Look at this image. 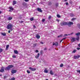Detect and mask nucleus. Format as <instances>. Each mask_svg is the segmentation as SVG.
Returning a JSON list of instances; mask_svg holds the SVG:
<instances>
[{"instance_id": "f257e3e1", "label": "nucleus", "mask_w": 80, "mask_h": 80, "mask_svg": "<svg viewBox=\"0 0 80 80\" xmlns=\"http://www.w3.org/2000/svg\"><path fill=\"white\" fill-rule=\"evenodd\" d=\"M13 67V66L12 65H9L8 67L5 68V70H9L10 68H12Z\"/></svg>"}, {"instance_id": "f03ea898", "label": "nucleus", "mask_w": 80, "mask_h": 80, "mask_svg": "<svg viewBox=\"0 0 80 80\" xmlns=\"http://www.w3.org/2000/svg\"><path fill=\"white\" fill-rule=\"evenodd\" d=\"M13 27V24H9L7 26V28L8 30L11 29V28H12Z\"/></svg>"}, {"instance_id": "7ed1b4c3", "label": "nucleus", "mask_w": 80, "mask_h": 80, "mask_svg": "<svg viewBox=\"0 0 80 80\" xmlns=\"http://www.w3.org/2000/svg\"><path fill=\"white\" fill-rule=\"evenodd\" d=\"M60 25L61 26H64L65 25H67V22H62L60 23Z\"/></svg>"}, {"instance_id": "20e7f679", "label": "nucleus", "mask_w": 80, "mask_h": 80, "mask_svg": "<svg viewBox=\"0 0 80 80\" xmlns=\"http://www.w3.org/2000/svg\"><path fill=\"white\" fill-rule=\"evenodd\" d=\"M73 22H67V25L68 27H71V25H73Z\"/></svg>"}, {"instance_id": "39448f33", "label": "nucleus", "mask_w": 80, "mask_h": 80, "mask_svg": "<svg viewBox=\"0 0 80 80\" xmlns=\"http://www.w3.org/2000/svg\"><path fill=\"white\" fill-rule=\"evenodd\" d=\"M29 70H31V71H35V70H36V68H33L32 67H29Z\"/></svg>"}, {"instance_id": "423d86ee", "label": "nucleus", "mask_w": 80, "mask_h": 80, "mask_svg": "<svg viewBox=\"0 0 80 80\" xmlns=\"http://www.w3.org/2000/svg\"><path fill=\"white\" fill-rule=\"evenodd\" d=\"M4 68H3V67H2L0 70V72H1V73H3V72H4Z\"/></svg>"}, {"instance_id": "0eeeda50", "label": "nucleus", "mask_w": 80, "mask_h": 80, "mask_svg": "<svg viewBox=\"0 0 80 80\" xmlns=\"http://www.w3.org/2000/svg\"><path fill=\"white\" fill-rule=\"evenodd\" d=\"M53 45H55L56 47H57V46H58V42H56L55 43L53 42Z\"/></svg>"}, {"instance_id": "6e6552de", "label": "nucleus", "mask_w": 80, "mask_h": 80, "mask_svg": "<svg viewBox=\"0 0 80 80\" xmlns=\"http://www.w3.org/2000/svg\"><path fill=\"white\" fill-rule=\"evenodd\" d=\"M37 10L39 12H42V10L40 8H37Z\"/></svg>"}, {"instance_id": "1a4fd4ad", "label": "nucleus", "mask_w": 80, "mask_h": 80, "mask_svg": "<svg viewBox=\"0 0 80 80\" xmlns=\"http://www.w3.org/2000/svg\"><path fill=\"white\" fill-rule=\"evenodd\" d=\"M17 72V70H12L11 71L12 73H15Z\"/></svg>"}, {"instance_id": "9d476101", "label": "nucleus", "mask_w": 80, "mask_h": 80, "mask_svg": "<svg viewBox=\"0 0 80 80\" xmlns=\"http://www.w3.org/2000/svg\"><path fill=\"white\" fill-rule=\"evenodd\" d=\"M75 40H76V38H72V39L71 40V42H75Z\"/></svg>"}, {"instance_id": "9b49d317", "label": "nucleus", "mask_w": 80, "mask_h": 80, "mask_svg": "<svg viewBox=\"0 0 80 80\" xmlns=\"http://www.w3.org/2000/svg\"><path fill=\"white\" fill-rule=\"evenodd\" d=\"M80 57V55H78V56H74V58L75 59H77V58H78Z\"/></svg>"}, {"instance_id": "f8f14e48", "label": "nucleus", "mask_w": 80, "mask_h": 80, "mask_svg": "<svg viewBox=\"0 0 80 80\" xmlns=\"http://www.w3.org/2000/svg\"><path fill=\"white\" fill-rule=\"evenodd\" d=\"M44 73H48V71L47 70V69L46 68L44 69Z\"/></svg>"}, {"instance_id": "ddd939ff", "label": "nucleus", "mask_w": 80, "mask_h": 80, "mask_svg": "<svg viewBox=\"0 0 80 80\" xmlns=\"http://www.w3.org/2000/svg\"><path fill=\"white\" fill-rule=\"evenodd\" d=\"M36 37L38 38V39L40 38V36L38 35V34H37L36 36Z\"/></svg>"}, {"instance_id": "4468645a", "label": "nucleus", "mask_w": 80, "mask_h": 80, "mask_svg": "<svg viewBox=\"0 0 80 80\" xmlns=\"http://www.w3.org/2000/svg\"><path fill=\"white\" fill-rule=\"evenodd\" d=\"M40 57V53H38V55L35 57L36 58H38Z\"/></svg>"}, {"instance_id": "2eb2a0df", "label": "nucleus", "mask_w": 80, "mask_h": 80, "mask_svg": "<svg viewBox=\"0 0 80 80\" xmlns=\"http://www.w3.org/2000/svg\"><path fill=\"white\" fill-rule=\"evenodd\" d=\"M49 73L51 75H53V71H52V70H50L49 71Z\"/></svg>"}, {"instance_id": "dca6fc26", "label": "nucleus", "mask_w": 80, "mask_h": 80, "mask_svg": "<svg viewBox=\"0 0 80 80\" xmlns=\"http://www.w3.org/2000/svg\"><path fill=\"white\" fill-rule=\"evenodd\" d=\"M14 52L15 54H18V52L17 50H14Z\"/></svg>"}, {"instance_id": "f3484780", "label": "nucleus", "mask_w": 80, "mask_h": 80, "mask_svg": "<svg viewBox=\"0 0 80 80\" xmlns=\"http://www.w3.org/2000/svg\"><path fill=\"white\" fill-rule=\"evenodd\" d=\"M17 3V1H13V3H12V5H15Z\"/></svg>"}, {"instance_id": "a211bd4d", "label": "nucleus", "mask_w": 80, "mask_h": 80, "mask_svg": "<svg viewBox=\"0 0 80 80\" xmlns=\"http://www.w3.org/2000/svg\"><path fill=\"white\" fill-rule=\"evenodd\" d=\"M12 19V17H9L8 18V20H11Z\"/></svg>"}, {"instance_id": "6ab92c4d", "label": "nucleus", "mask_w": 80, "mask_h": 80, "mask_svg": "<svg viewBox=\"0 0 80 80\" xmlns=\"http://www.w3.org/2000/svg\"><path fill=\"white\" fill-rule=\"evenodd\" d=\"M1 34L2 35H3V36H5L6 35V33H1Z\"/></svg>"}, {"instance_id": "aec40b11", "label": "nucleus", "mask_w": 80, "mask_h": 80, "mask_svg": "<svg viewBox=\"0 0 80 80\" xmlns=\"http://www.w3.org/2000/svg\"><path fill=\"white\" fill-rule=\"evenodd\" d=\"M8 47H9V45H7L6 47V50H8Z\"/></svg>"}, {"instance_id": "412c9836", "label": "nucleus", "mask_w": 80, "mask_h": 80, "mask_svg": "<svg viewBox=\"0 0 80 80\" xmlns=\"http://www.w3.org/2000/svg\"><path fill=\"white\" fill-rule=\"evenodd\" d=\"M63 37V34H61L59 36H58V38H60V37Z\"/></svg>"}, {"instance_id": "4be33fe9", "label": "nucleus", "mask_w": 80, "mask_h": 80, "mask_svg": "<svg viewBox=\"0 0 80 80\" xmlns=\"http://www.w3.org/2000/svg\"><path fill=\"white\" fill-rule=\"evenodd\" d=\"M80 35V32H78V33L76 34V35H77V36H78V35Z\"/></svg>"}, {"instance_id": "5701e85b", "label": "nucleus", "mask_w": 80, "mask_h": 80, "mask_svg": "<svg viewBox=\"0 0 80 80\" xmlns=\"http://www.w3.org/2000/svg\"><path fill=\"white\" fill-rule=\"evenodd\" d=\"M9 9H10V10H12V11H13V8H12V7H9Z\"/></svg>"}, {"instance_id": "b1692460", "label": "nucleus", "mask_w": 80, "mask_h": 80, "mask_svg": "<svg viewBox=\"0 0 80 80\" xmlns=\"http://www.w3.org/2000/svg\"><path fill=\"white\" fill-rule=\"evenodd\" d=\"M3 52V49L2 48H0V53H1Z\"/></svg>"}, {"instance_id": "393cba45", "label": "nucleus", "mask_w": 80, "mask_h": 80, "mask_svg": "<svg viewBox=\"0 0 80 80\" xmlns=\"http://www.w3.org/2000/svg\"><path fill=\"white\" fill-rule=\"evenodd\" d=\"M77 52V50L75 49L72 51V53H75Z\"/></svg>"}, {"instance_id": "a878e982", "label": "nucleus", "mask_w": 80, "mask_h": 80, "mask_svg": "<svg viewBox=\"0 0 80 80\" xmlns=\"http://www.w3.org/2000/svg\"><path fill=\"white\" fill-rule=\"evenodd\" d=\"M52 4V2H49L48 3V5H49V6L51 5Z\"/></svg>"}, {"instance_id": "bb28decb", "label": "nucleus", "mask_w": 80, "mask_h": 80, "mask_svg": "<svg viewBox=\"0 0 80 80\" xmlns=\"http://www.w3.org/2000/svg\"><path fill=\"white\" fill-rule=\"evenodd\" d=\"M76 40H77V41H78L79 40V37L78 36L77 38H76Z\"/></svg>"}, {"instance_id": "cd10ccee", "label": "nucleus", "mask_w": 80, "mask_h": 80, "mask_svg": "<svg viewBox=\"0 0 80 80\" xmlns=\"http://www.w3.org/2000/svg\"><path fill=\"white\" fill-rule=\"evenodd\" d=\"M76 18H73L72 19V22H73V20H76Z\"/></svg>"}, {"instance_id": "c85d7f7f", "label": "nucleus", "mask_w": 80, "mask_h": 80, "mask_svg": "<svg viewBox=\"0 0 80 80\" xmlns=\"http://www.w3.org/2000/svg\"><path fill=\"white\" fill-rule=\"evenodd\" d=\"M70 16L71 17H74V16H75V15H74L73 14H71Z\"/></svg>"}, {"instance_id": "c756f323", "label": "nucleus", "mask_w": 80, "mask_h": 80, "mask_svg": "<svg viewBox=\"0 0 80 80\" xmlns=\"http://www.w3.org/2000/svg\"><path fill=\"white\" fill-rule=\"evenodd\" d=\"M57 17H58V18H60V15H58V14H57Z\"/></svg>"}, {"instance_id": "7c9ffc66", "label": "nucleus", "mask_w": 80, "mask_h": 80, "mask_svg": "<svg viewBox=\"0 0 80 80\" xmlns=\"http://www.w3.org/2000/svg\"><path fill=\"white\" fill-rule=\"evenodd\" d=\"M11 80H15V78H11Z\"/></svg>"}, {"instance_id": "2f4dec72", "label": "nucleus", "mask_w": 80, "mask_h": 80, "mask_svg": "<svg viewBox=\"0 0 80 80\" xmlns=\"http://www.w3.org/2000/svg\"><path fill=\"white\" fill-rule=\"evenodd\" d=\"M31 21H33V18L32 17L31 18H30V19Z\"/></svg>"}, {"instance_id": "473e14b6", "label": "nucleus", "mask_w": 80, "mask_h": 80, "mask_svg": "<svg viewBox=\"0 0 80 80\" xmlns=\"http://www.w3.org/2000/svg\"><path fill=\"white\" fill-rule=\"evenodd\" d=\"M63 66V64H61L60 65V67H62Z\"/></svg>"}, {"instance_id": "72a5a7b5", "label": "nucleus", "mask_w": 80, "mask_h": 80, "mask_svg": "<svg viewBox=\"0 0 80 80\" xmlns=\"http://www.w3.org/2000/svg\"><path fill=\"white\" fill-rule=\"evenodd\" d=\"M27 73H30V71H29V70H27Z\"/></svg>"}, {"instance_id": "f704fd0d", "label": "nucleus", "mask_w": 80, "mask_h": 80, "mask_svg": "<svg viewBox=\"0 0 80 80\" xmlns=\"http://www.w3.org/2000/svg\"><path fill=\"white\" fill-rule=\"evenodd\" d=\"M40 53V54L41 55H42V54H43V51H41Z\"/></svg>"}, {"instance_id": "c9c22d12", "label": "nucleus", "mask_w": 80, "mask_h": 80, "mask_svg": "<svg viewBox=\"0 0 80 80\" xmlns=\"http://www.w3.org/2000/svg\"><path fill=\"white\" fill-rule=\"evenodd\" d=\"M12 58H16V56H15V55H13L12 56Z\"/></svg>"}, {"instance_id": "e433bc0d", "label": "nucleus", "mask_w": 80, "mask_h": 80, "mask_svg": "<svg viewBox=\"0 0 80 80\" xmlns=\"http://www.w3.org/2000/svg\"><path fill=\"white\" fill-rule=\"evenodd\" d=\"M45 20V19H43L42 20V22H44Z\"/></svg>"}, {"instance_id": "4c0bfd02", "label": "nucleus", "mask_w": 80, "mask_h": 80, "mask_svg": "<svg viewBox=\"0 0 80 80\" xmlns=\"http://www.w3.org/2000/svg\"><path fill=\"white\" fill-rule=\"evenodd\" d=\"M77 72H78V73H80V70H77Z\"/></svg>"}, {"instance_id": "58836bf2", "label": "nucleus", "mask_w": 80, "mask_h": 80, "mask_svg": "<svg viewBox=\"0 0 80 80\" xmlns=\"http://www.w3.org/2000/svg\"><path fill=\"white\" fill-rule=\"evenodd\" d=\"M52 18V17H51V16H49L48 17L49 19H50Z\"/></svg>"}, {"instance_id": "ea45409f", "label": "nucleus", "mask_w": 80, "mask_h": 80, "mask_svg": "<svg viewBox=\"0 0 80 80\" xmlns=\"http://www.w3.org/2000/svg\"><path fill=\"white\" fill-rule=\"evenodd\" d=\"M68 35H70V34H68V35L65 34L64 35V37H66V36H68Z\"/></svg>"}, {"instance_id": "a19ab883", "label": "nucleus", "mask_w": 80, "mask_h": 80, "mask_svg": "<svg viewBox=\"0 0 80 80\" xmlns=\"http://www.w3.org/2000/svg\"><path fill=\"white\" fill-rule=\"evenodd\" d=\"M29 1V0H24V1L25 2H28Z\"/></svg>"}, {"instance_id": "79ce46f5", "label": "nucleus", "mask_w": 80, "mask_h": 80, "mask_svg": "<svg viewBox=\"0 0 80 80\" xmlns=\"http://www.w3.org/2000/svg\"><path fill=\"white\" fill-rule=\"evenodd\" d=\"M36 45H37V44H33V46L34 47H35V46H36Z\"/></svg>"}, {"instance_id": "37998d69", "label": "nucleus", "mask_w": 80, "mask_h": 80, "mask_svg": "<svg viewBox=\"0 0 80 80\" xmlns=\"http://www.w3.org/2000/svg\"><path fill=\"white\" fill-rule=\"evenodd\" d=\"M66 5H68V2H66Z\"/></svg>"}, {"instance_id": "c03bdc74", "label": "nucleus", "mask_w": 80, "mask_h": 80, "mask_svg": "<svg viewBox=\"0 0 80 80\" xmlns=\"http://www.w3.org/2000/svg\"><path fill=\"white\" fill-rule=\"evenodd\" d=\"M36 53H38V50H36Z\"/></svg>"}, {"instance_id": "a18cd8bd", "label": "nucleus", "mask_w": 80, "mask_h": 80, "mask_svg": "<svg viewBox=\"0 0 80 80\" xmlns=\"http://www.w3.org/2000/svg\"><path fill=\"white\" fill-rule=\"evenodd\" d=\"M79 49H80V48H77V50H79Z\"/></svg>"}, {"instance_id": "49530a36", "label": "nucleus", "mask_w": 80, "mask_h": 80, "mask_svg": "<svg viewBox=\"0 0 80 80\" xmlns=\"http://www.w3.org/2000/svg\"><path fill=\"white\" fill-rule=\"evenodd\" d=\"M58 4H56V7H58Z\"/></svg>"}, {"instance_id": "de8ad7c7", "label": "nucleus", "mask_w": 80, "mask_h": 80, "mask_svg": "<svg viewBox=\"0 0 80 80\" xmlns=\"http://www.w3.org/2000/svg\"><path fill=\"white\" fill-rule=\"evenodd\" d=\"M9 29L10 30H11V31H12V30H13V29L12 28L11 29Z\"/></svg>"}, {"instance_id": "09e8293b", "label": "nucleus", "mask_w": 80, "mask_h": 80, "mask_svg": "<svg viewBox=\"0 0 80 80\" xmlns=\"http://www.w3.org/2000/svg\"><path fill=\"white\" fill-rule=\"evenodd\" d=\"M44 50H47V48H44Z\"/></svg>"}, {"instance_id": "8fccbe9b", "label": "nucleus", "mask_w": 80, "mask_h": 80, "mask_svg": "<svg viewBox=\"0 0 80 80\" xmlns=\"http://www.w3.org/2000/svg\"><path fill=\"white\" fill-rule=\"evenodd\" d=\"M9 12H12V10H11V9L10 10H9Z\"/></svg>"}, {"instance_id": "3c124183", "label": "nucleus", "mask_w": 80, "mask_h": 80, "mask_svg": "<svg viewBox=\"0 0 80 80\" xmlns=\"http://www.w3.org/2000/svg\"><path fill=\"white\" fill-rule=\"evenodd\" d=\"M78 46L79 47H80V43L78 44Z\"/></svg>"}, {"instance_id": "603ef678", "label": "nucleus", "mask_w": 80, "mask_h": 80, "mask_svg": "<svg viewBox=\"0 0 80 80\" xmlns=\"http://www.w3.org/2000/svg\"><path fill=\"white\" fill-rule=\"evenodd\" d=\"M23 21H21L20 23H23Z\"/></svg>"}, {"instance_id": "864d4df0", "label": "nucleus", "mask_w": 80, "mask_h": 80, "mask_svg": "<svg viewBox=\"0 0 80 80\" xmlns=\"http://www.w3.org/2000/svg\"><path fill=\"white\" fill-rule=\"evenodd\" d=\"M78 27H79V28H80V24L79 25Z\"/></svg>"}, {"instance_id": "5fc2aeb1", "label": "nucleus", "mask_w": 80, "mask_h": 80, "mask_svg": "<svg viewBox=\"0 0 80 80\" xmlns=\"http://www.w3.org/2000/svg\"><path fill=\"white\" fill-rule=\"evenodd\" d=\"M8 33H10V31L9 30V31H8Z\"/></svg>"}, {"instance_id": "6e6d98bb", "label": "nucleus", "mask_w": 80, "mask_h": 80, "mask_svg": "<svg viewBox=\"0 0 80 80\" xmlns=\"http://www.w3.org/2000/svg\"><path fill=\"white\" fill-rule=\"evenodd\" d=\"M73 32H72V33H71L70 34H69V35H72V34H73Z\"/></svg>"}, {"instance_id": "4d7b16f0", "label": "nucleus", "mask_w": 80, "mask_h": 80, "mask_svg": "<svg viewBox=\"0 0 80 80\" xmlns=\"http://www.w3.org/2000/svg\"><path fill=\"white\" fill-rule=\"evenodd\" d=\"M63 40V39H62L60 41V42L61 43V42H62V41Z\"/></svg>"}, {"instance_id": "13d9d810", "label": "nucleus", "mask_w": 80, "mask_h": 80, "mask_svg": "<svg viewBox=\"0 0 80 80\" xmlns=\"http://www.w3.org/2000/svg\"><path fill=\"white\" fill-rule=\"evenodd\" d=\"M41 43H42V44H43V42H41Z\"/></svg>"}, {"instance_id": "bf43d9fd", "label": "nucleus", "mask_w": 80, "mask_h": 80, "mask_svg": "<svg viewBox=\"0 0 80 80\" xmlns=\"http://www.w3.org/2000/svg\"><path fill=\"white\" fill-rule=\"evenodd\" d=\"M65 39H66V38H63L62 40H65Z\"/></svg>"}, {"instance_id": "052dcab7", "label": "nucleus", "mask_w": 80, "mask_h": 80, "mask_svg": "<svg viewBox=\"0 0 80 80\" xmlns=\"http://www.w3.org/2000/svg\"><path fill=\"white\" fill-rule=\"evenodd\" d=\"M67 0H64V2H67Z\"/></svg>"}, {"instance_id": "680f3d73", "label": "nucleus", "mask_w": 80, "mask_h": 80, "mask_svg": "<svg viewBox=\"0 0 80 80\" xmlns=\"http://www.w3.org/2000/svg\"><path fill=\"white\" fill-rule=\"evenodd\" d=\"M34 28H35V27H36V26H34Z\"/></svg>"}, {"instance_id": "e2e57ef3", "label": "nucleus", "mask_w": 80, "mask_h": 80, "mask_svg": "<svg viewBox=\"0 0 80 80\" xmlns=\"http://www.w3.org/2000/svg\"><path fill=\"white\" fill-rule=\"evenodd\" d=\"M2 13V11H0V14Z\"/></svg>"}, {"instance_id": "0e129e2a", "label": "nucleus", "mask_w": 80, "mask_h": 80, "mask_svg": "<svg viewBox=\"0 0 80 80\" xmlns=\"http://www.w3.org/2000/svg\"><path fill=\"white\" fill-rule=\"evenodd\" d=\"M57 21L58 22H59V20H57Z\"/></svg>"}]
</instances>
